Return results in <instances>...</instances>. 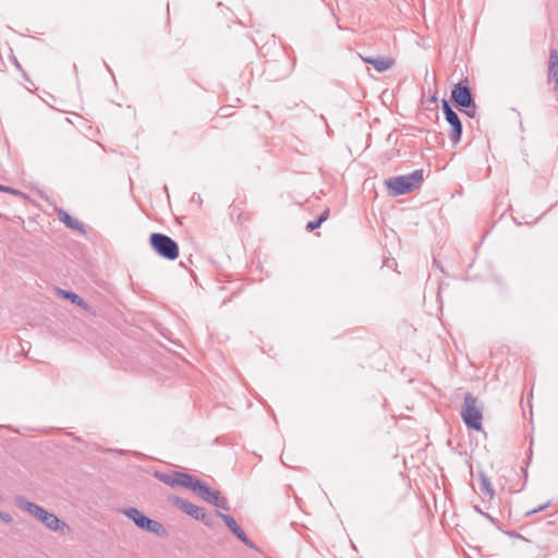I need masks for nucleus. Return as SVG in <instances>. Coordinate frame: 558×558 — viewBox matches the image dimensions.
<instances>
[{"instance_id": "obj_23", "label": "nucleus", "mask_w": 558, "mask_h": 558, "mask_svg": "<svg viewBox=\"0 0 558 558\" xmlns=\"http://www.w3.org/2000/svg\"><path fill=\"white\" fill-rule=\"evenodd\" d=\"M558 64V51L555 48L549 50V59L548 65H557Z\"/></svg>"}, {"instance_id": "obj_30", "label": "nucleus", "mask_w": 558, "mask_h": 558, "mask_svg": "<svg viewBox=\"0 0 558 558\" xmlns=\"http://www.w3.org/2000/svg\"><path fill=\"white\" fill-rule=\"evenodd\" d=\"M539 547H541L542 549H546V550H548V549L550 548V545H549V543H546V544L539 545Z\"/></svg>"}, {"instance_id": "obj_3", "label": "nucleus", "mask_w": 558, "mask_h": 558, "mask_svg": "<svg viewBox=\"0 0 558 558\" xmlns=\"http://www.w3.org/2000/svg\"><path fill=\"white\" fill-rule=\"evenodd\" d=\"M424 171L422 169L414 170L410 174L389 178L385 181L391 196H399L411 193L418 187L424 181Z\"/></svg>"}, {"instance_id": "obj_13", "label": "nucleus", "mask_w": 558, "mask_h": 558, "mask_svg": "<svg viewBox=\"0 0 558 558\" xmlns=\"http://www.w3.org/2000/svg\"><path fill=\"white\" fill-rule=\"evenodd\" d=\"M363 60L365 63L372 64L374 69L380 73L389 70L393 64V60L388 57H367Z\"/></svg>"}, {"instance_id": "obj_6", "label": "nucleus", "mask_w": 558, "mask_h": 558, "mask_svg": "<svg viewBox=\"0 0 558 558\" xmlns=\"http://www.w3.org/2000/svg\"><path fill=\"white\" fill-rule=\"evenodd\" d=\"M154 476L160 482L171 486H182L187 488L189 483H191L192 475L189 473H183L179 471H169V472H160L156 471Z\"/></svg>"}, {"instance_id": "obj_1", "label": "nucleus", "mask_w": 558, "mask_h": 558, "mask_svg": "<svg viewBox=\"0 0 558 558\" xmlns=\"http://www.w3.org/2000/svg\"><path fill=\"white\" fill-rule=\"evenodd\" d=\"M15 505L40 521L48 530L66 534L70 526L59 519L54 513L47 511L41 506L27 500L23 496L15 497Z\"/></svg>"}, {"instance_id": "obj_16", "label": "nucleus", "mask_w": 558, "mask_h": 558, "mask_svg": "<svg viewBox=\"0 0 558 558\" xmlns=\"http://www.w3.org/2000/svg\"><path fill=\"white\" fill-rule=\"evenodd\" d=\"M121 512L128 519L132 520L136 526H138V524L141 523L142 519L145 515L141 510H138L137 508H133V507L124 508L121 510Z\"/></svg>"}, {"instance_id": "obj_9", "label": "nucleus", "mask_w": 558, "mask_h": 558, "mask_svg": "<svg viewBox=\"0 0 558 558\" xmlns=\"http://www.w3.org/2000/svg\"><path fill=\"white\" fill-rule=\"evenodd\" d=\"M138 529L143 531L150 532L159 537L166 538L168 537V531L166 527L158 521L153 520L148 518L147 515H144L141 523L137 526Z\"/></svg>"}, {"instance_id": "obj_5", "label": "nucleus", "mask_w": 558, "mask_h": 558, "mask_svg": "<svg viewBox=\"0 0 558 558\" xmlns=\"http://www.w3.org/2000/svg\"><path fill=\"white\" fill-rule=\"evenodd\" d=\"M149 244L157 255L168 260H175L179 257L178 243L167 234L151 233Z\"/></svg>"}, {"instance_id": "obj_19", "label": "nucleus", "mask_w": 558, "mask_h": 558, "mask_svg": "<svg viewBox=\"0 0 558 558\" xmlns=\"http://www.w3.org/2000/svg\"><path fill=\"white\" fill-rule=\"evenodd\" d=\"M209 504L214 505L215 507L223 510H229V504L228 500L221 496L220 492L217 493V499H214Z\"/></svg>"}, {"instance_id": "obj_20", "label": "nucleus", "mask_w": 558, "mask_h": 558, "mask_svg": "<svg viewBox=\"0 0 558 558\" xmlns=\"http://www.w3.org/2000/svg\"><path fill=\"white\" fill-rule=\"evenodd\" d=\"M0 191L1 192H5V193H9V194H12L16 197H20V198H26V195L25 193H23L22 191L20 190H16V189H13L11 186H7V185H2L0 184Z\"/></svg>"}, {"instance_id": "obj_31", "label": "nucleus", "mask_w": 558, "mask_h": 558, "mask_svg": "<svg viewBox=\"0 0 558 558\" xmlns=\"http://www.w3.org/2000/svg\"><path fill=\"white\" fill-rule=\"evenodd\" d=\"M474 509L482 515H483V513H485L478 506H475Z\"/></svg>"}, {"instance_id": "obj_28", "label": "nucleus", "mask_w": 558, "mask_h": 558, "mask_svg": "<svg viewBox=\"0 0 558 558\" xmlns=\"http://www.w3.org/2000/svg\"><path fill=\"white\" fill-rule=\"evenodd\" d=\"M428 100H429V102L436 104V102H437V100H438L436 93H435V94H433V95L429 97V99H428Z\"/></svg>"}, {"instance_id": "obj_11", "label": "nucleus", "mask_w": 558, "mask_h": 558, "mask_svg": "<svg viewBox=\"0 0 558 558\" xmlns=\"http://www.w3.org/2000/svg\"><path fill=\"white\" fill-rule=\"evenodd\" d=\"M58 217H59L60 221H62L68 228L75 230L82 234H86L85 225L82 221L73 218L64 209L58 210Z\"/></svg>"}, {"instance_id": "obj_34", "label": "nucleus", "mask_w": 558, "mask_h": 558, "mask_svg": "<svg viewBox=\"0 0 558 558\" xmlns=\"http://www.w3.org/2000/svg\"><path fill=\"white\" fill-rule=\"evenodd\" d=\"M428 75H429V72H428V70H426V73H425V81L430 80V76H428Z\"/></svg>"}, {"instance_id": "obj_7", "label": "nucleus", "mask_w": 558, "mask_h": 558, "mask_svg": "<svg viewBox=\"0 0 558 558\" xmlns=\"http://www.w3.org/2000/svg\"><path fill=\"white\" fill-rule=\"evenodd\" d=\"M189 489L197 494L202 499H204L207 502L213 501L214 499H217V493L218 490H213L207 484L202 482L199 478L192 475L191 483H189L187 486Z\"/></svg>"}, {"instance_id": "obj_33", "label": "nucleus", "mask_w": 558, "mask_h": 558, "mask_svg": "<svg viewBox=\"0 0 558 558\" xmlns=\"http://www.w3.org/2000/svg\"><path fill=\"white\" fill-rule=\"evenodd\" d=\"M428 75H429V72H428V70H426V73H425V81L430 80V76H428Z\"/></svg>"}, {"instance_id": "obj_17", "label": "nucleus", "mask_w": 558, "mask_h": 558, "mask_svg": "<svg viewBox=\"0 0 558 558\" xmlns=\"http://www.w3.org/2000/svg\"><path fill=\"white\" fill-rule=\"evenodd\" d=\"M329 217V209H325L315 220L308 221L306 225V231L313 232L318 229L324 221Z\"/></svg>"}, {"instance_id": "obj_18", "label": "nucleus", "mask_w": 558, "mask_h": 558, "mask_svg": "<svg viewBox=\"0 0 558 558\" xmlns=\"http://www.w3.org/2000/svg\"><path fill=\"white\" fill-rule=\"evenodd\" d=\"M197 520L209 527H213L215 524V515L206 512L205 509L202 511Z\"/></svg>"}, {"instance_id": "obj_24", "label": "nucleus", "mask_w": 558, "mask_h": 558, "mask_svg": "<svg viewBox=\"0 0 558 558\" xmlns=\"http://www.w3.org/2000/svg\"><path fill=\"white\" fill-rule=\"evenodd\" d=\"M547 507H548V504H545V505L538 506L537 508H534V509H532V510L526 511V512H525V515H526V517H530V515H532V514H534V513H537V512H539V511L545 510Z\"/></svg>"}, {"instance_id": "obj_12", "label": "nucleus", "mask_w": 558, "mask_h": 558, "mask_svg": "<svg viewBox=\"0 0 558 558\" xmlns=\"http://www.w3.org/2000/svg\"><path fill=\"white\" fill-rule=\"evenodd\" d=\"M173 504L180 508L184 513L189 514L193 519L197 520L204 508L198 507L185 499L175 497Z\"/></svg>"}, {"instance_id": "obj_10", "label": "nucleus", "mask_w": 558, "mask_h": 558, "mask_svg": "<svg viewBox=\"0 0 558 558\" xmlns=\"http://www.w3.org/2000/svg\"><path fill=\"white\" fill-rule=\"evenodd\" d=\"M446 121L450 125L448 136L453 146L458 145L462 137L463 126L462 122L457 113L446 118Z\"/></svg>"}, {"instance_id": "obj_2", "label": "nucleus", "mask_w": 558, "mask_h": 558, "mask_svg": "<svg viewBox=\"0 0 558 558\" xmlns=\"http://www.w3.org/2000/svg\"><path fill=\"white\" fill-rule=\"evenodd\" d=\"M450 99L459 111L470 118L475 117L477 107L468 78L460 81L452 87Z\"/></svg>"}, {"instance_id": "obj_29", "label": "nucleus", "mask_w": 558, "mask_h": 558, "mask_svg": "<svg viewBox=\"0 0 558 558\" xmlns=\"http://www.w3.org/2000/svg\"><path fill=\"white\" fill-rule=\"evenodd\" d=\"M508 534H509L510 536L519 537V538H522V539L526 541L522 535H520V534H519V533H517V532H510V533H508Z\"/></svg>"}, {"instance_id": "obj_14", "label": "nucleus", "mask_w": 558, "mask_h": 558, "mask_svg": "<svg viewBox=\"0 0 558 558\" xmlns=\"http://www.w3.org/2000/svg\"><path fill=\"white\" fill-rule=\"evenodd\" d=\"M477 476L480 480L481 494H483L484 496H487L488 499H493L495 496V490H494V487H493L488 476L483 471L478 472Z\"/></svg>"}, {"instance_id": "obj_26", "label": "nucleus", "mask_w": 558, "mask_h": 558, "mask_svg": "<svg viewBox=\"0 0 558 558\" xmlns=\"http://www.w3.org/2000/svg\"><path fill=\"white\" fill-rule=\"evenodd\" d=\"M483 517H484V518H486V519H487L489 522H492L494 525H496V524H497V520H496L494 517H492L489 513H487V512H486V513H483Z\"/></svg>"}, {"instance_id": "obj_8", "label": "nucleus", "mask_w": 558, "mask_h": 558, "mask_svg": "<svg viewBox=\"0 0 558 558\" xmlns=\"http://www.w3.org/2000/svg\"><path fill=\"white\" fill-rule=\"evenodd\" d=\"M216 517H219L222 519V521L226 523V525L228 526V529L241 541L243 542L246 546L253 548L254 547V544L253 542L246 536V534L244 533V531L239 526V524L236 523L235 519L229 514H226V513H222L220 511H217Z\"/></svg>"}, {"instance_id": "obj_27", "label": "nucleus", "mask_w": 558, "mask_h": 558, "mask_svg": "<svg viewBox=\"0 0 558 558\" xmlns=\"http://www.w3.org/2000/svg\"><path fill=\"white\" fill-rule=\"evenodd\" d=\"M11 60L13 62V64L17 68V69H21V64L20 62L17 61L16 57L15 56H11Z\"/></svg>"}, {"instance_id": "obj_15", "label": "nucleus", "mask_w": 558, "mask_h": 558, "mask_svg": "<svg viewBox=\"0 0 558 558\" xmlns=\"http://www.w3.org/2000/svg\"><path fill=\"white\" fill-rule=\"evenodd\" d=\"M58 293L65 300L71 301V303L76 304L80 307L87 308V303L76 293L72 291H65L62 289H58Z\"/></svg>"}, {"instance_id": "obj_22", "label": "nucleus", "mask_w": 558, "mask_h": 558, "mask_svg": "<svg viewBox=\"0 0 558 558\" xmlns=\"http://www.w3.org/2000/svg\"><path fill=\"white\" fill-rule=\"evenodd\" d=\"M441 109H442V112H444V114H445V119H446V118H448V117H450V116H452V114H454V113H457V112L452 109V107H451V105L449 104V101H448V100H446V99H442V101H441Z\"/></svg>"}, {"instance_id": "obj_4", "label": "nucleus", "mask_w": 558, "mask_h": 558, "mask_svg": "<svg viewBox=\"0 0 558 558\" xmlns=\"http://www.w3.org/2000/svg\"><path fill=\"white\" fill-rule=\"evenodd\" d=\"M461 417L469 429L477 432L483 429V405L480 403L478 399L470 392L464 396Z\"/></svg>"}, {"instance_id": "obj_32", "label": "nucleus", "mask_w": 558, "mask_h": 558, "mask_svg": "<svg viewBox=\"0 0 558 558\" xmlns=\"http://www.w3.org/2000/svg\"><path fill=\"white\" fill-rule=\"evenodd\" d=\"M434 264L437 265V267L444 272V268L440 266V264L434 259Z\"/></svg>"}, {"instance_id": "obj_25", "label": "nucleus", "mask_w": 558, "mask_h": 558, "mask_svg": "<svg viewBox=\"0 0 558 558\" xmlns=\"http://www.w3.org/2000/svg\"><path fill=\"white\" fill-rule=\"evenodd\" d=\"M0 519L5 523H12L13 518L10 513L0 511Z\"/></svg>"}, {"instance_id": "obj_21", "label": "nucleus", "mask_w": 558, "mask_h": 558, "mask_svg": "<svg viewBox=\"0 0 558 558\" xmlns=\"http://www.w3.org/2000/svg\"><path fill=\"white\" fill-rule=\"evenodd\" d=\"M548 78L554 80L555 89H558V64L557 65H548Z\"/></svg>"}]
</instances>
